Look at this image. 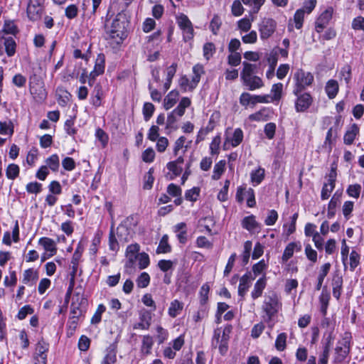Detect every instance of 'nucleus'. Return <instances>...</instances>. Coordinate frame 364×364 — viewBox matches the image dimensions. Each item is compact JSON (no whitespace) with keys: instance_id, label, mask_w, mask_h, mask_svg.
Listing matches in <instances>:
<instances>
[{"instance_id":"1","label":"nucleus","mask_w":364,"mask_h":364,"mask_svg":"<svg viewBox=\"0 0 364 364\" xmlns=\"http://www.w3.org/2000/svg\"><path fill=\"white\" fill-rule=\"evenodd\" d=\"M110 10L109 7L105 18L104 28L109 38L114 40L117 45H121L128 36L131 17L127 9H124L109 22L112 16H109Z\"/></svg>"},{"instance_id":"2","label":"nucleus","mask_w":364,"mask_h":364,"mask_svg":"<svg viewBox=\"0 0 364 364\" xmlns=\"http://www.w3.org/2000/svg\"><path fill=\"white\" fill-rule=\"evenodd\" d=\"M293 79L294 85L293 94L297 95L299 92L305 91L307 87L311 86L314 82V77L311 73L306 72L303 69H298L294 74Z\"/></svg>"},{"instance_id":"3","label":"nucleus","mask_w":364,"mask_h":364,"mask_svg":"<svg viewBox=\"0 0 364 364\" xmlns=\"http://www.w3.org/2000/svg\"><path fill=\"white\" fill-rule=\"evenodd\" d=\"M277 22L272 18H263L258 23V31L262 41L270 38L276 32Z\"/></svg>"},{"instance_id":"4","label":"nucleus","mask_w":364,"mask_h":364,"mask_svg":"<svg viewBox=\"0 0 364 364\" xmlns=\"http://www.w3.org/2000/svg\"><path fill=\"white\" fill-rule=\"evenodd\" d=\"M351 338V333L345 332L342 346H336L335 348L334 363L341 364L346 360L350 353Z\"/></svg>"},{"instance_id":"5","label":"nucleus","mask_w":364,"mask_h":364,"mask_svg":"<svg viewBox=\"0 0 364 364\" xmlns=\"http://www.w3.org/2000/svg\"><path fill=\"white\" fill-rule=\"evenodd\" d=\"M282 307L277 295L274 293L268 296V301L264 302L263 309L267 316V321H269L275 316Z\"/></svg>"},{"instance_id":"6","label":"nucleus","mask_w":364,"mask_h":364,"mask_svg":"<svg viewBox=\"0 0 364 364\" xmlns=\"http://www.w3.org/2000/svg\"><path fill=\"white\" fill-rule=\"evenodd\" d=\"M294 102V107L296 112H305L312 105L314 99L310 92H299Z\"/></svg>"},{"instance_id":"7","label":"nucleus","mask_w":364,"mask_h":364,"mask_svg":"<svg viewBox=\"0 0 364 364\" xmlns=\"http://www.w3.org/2000/svg\"><path fill=\"white\" fill-rule=\"evenodd\" d=\"M333 8L328 6L316 18L315 21V30L317 33H321L328 25L332 19Z\"/></svg>"},{"instance_id":"8","label":"nucleus","mask_w":364,"mask_h":364,"mask_svg":"<svg viewBox=\"0 0 364 364\" xmlns=\"http://www.w3.org/2000/svg\"><path fill=\"white\" fill-rule=\"evenodd\" d=\"M26 13L30 21L33 22L39 21L44 13V8L40 0H37L36 4H32V0H29Z\"/></svg>"},{"instance_id":"9","label":"nucleus","mask_w":364,"mask_h":364,"mask_svg":"<svg viewBox=\"0 0 364 364\" xmlns=\"http://www.w3.org/2000/svg\"><path fill=\"white\" fill-rule=\"evenodd\" d=\"M255 279L251 272H247L240 279V284L238 287V295L241 297V300L244 299L245 295L251 286V281Z\"/></svg>"},{"instance_id":"10","label":"nucleus","mask_w":364,"mask_h":364,"mask_svg":"<svg viewBox=\"0 0 364 364\" xmlns=\"http://www.w3.org/2000/svg\"><path fill=\"white\" fill-rule=\"evenodd\" d=\"M273 114V109L269 107H262L259 111L255 113L251 114L249 115L248 118L250 121L259 122L268 121L272 114Z\"/></svg>"},{"instance_id":"11","label":"nucleus","mask_w":364,"mask_h":364,"mask_svg":"<svg viewBox=\"0 0 364 364\" xmlns=\"http://www.w3.org/2000/svg\"><path fill=\"white\" fill-rule=\"evenodd\" d=\"M132 229L121 222L116 230V235L121 242H128L132 238Z\"/></svg>"},{"instance_id":"12","label":"nucleus","mask_w":364,"mask_h":364,"mask_svg":"<svg viewBox=\"0 0 364 364\" xmlns=\"http://www.w3.org/2000/svg\"><path fill=\"white\" fill-rule=\"evenodd\" d=\"M342 191H336L332 196L328 205L327 217L328 219L333 218L336 215V208L341 203Z\"/></svg>"},{"instance_id":"13","label":"nucleus","mask_w":364,"mask_h":364,"mask_svg":"<svg viewBox=\"0 0 364 364\" xmlns=\"http://www.w3.org/2000/svg\"><path fill=\"white\" fill-rule=\"evenodd\" d=\"M343 277L340 275L338 272H334L332 279V287H333V296L337 299L339 300L342 289H343Z\"/></svg>"},{"instance_id":"14","label":"nucleus","mask_w":364,"mask_h":364,"mask_svg":"<svg viewBox=\"0 0 364 364\" xmlns=\"http://www.w3.org/2000/svg\"><path fill=\"white\" fill-rule=\"evenodd\" d=\"M104 97V92L102 86L100 83H97L93 90L92 91V96L90 103L95 107H99L102 105V100Z\"/></svg>"},{"instance_id":"15","label":"nucleus","mask_w":364,"mask_h":364,"mask_svg":"<svg viewBox=\"0 0 364 364\" xmlns=\"http://www.w3.org/2000/svg\"><path fill=\"white\" fill-rule=\"evenodd\" d=\"M243 69L240 73V78L242 83L250 80L254 74L257 73V65L255 64H251L247 61L242 63Z\"/></svg>"},{"instance_id":"16","label":"nucleus","mask_w":364,"mask_h":364,"mask_svg":"<svg viewBox=\"0 0 364 364\" xmlns=\"http://www.w3.org/2000/svg\"><path fill=\"white\" fill-rule=\"evenodd\" d=\"M267 276L264 274L255 284L254 289L251 293L253 299H256L262 295L263 290L267 286Z\"/></svg>"},{"instance_id":"17","label":"nucleus","mask_w":364,"mask_h":364,"mask_svg":"<svg viewBox=\"0 0 364 364\" xmlns=\"http://www.w3.org/2000/svg\"><path fill=\"white\" fill-rule=\"evenodd\" d=\"M267 60L269 63V69L266 73V76L268 79H271L274 75V70L278 61V53L272 50L269 54Z\"/></svg>"},{"instance_id":"18","label":"nucleus","mask_w":364,"mask_h":364,"mask_svg":"<svg viewBox=\"0 0 364 364\" xmlns=\"http://www.w3.org/2000/svg\"><path fill=\"white\" fill-rule=\"evenodd\" d=\"M330 298V293L327 291V287L325 286L323 287L322 293L319 296V301L321 304L320 311L323 317L327 314Z\"/></svg>"},{"instance_id":"19","label":"nucleus","mask_w":364,"mask_h":364,"mask_svg":"<svg viewBox=\"0 0 364 364\" xmlns=\"http://www.w3.org/2000/svg\"><path fill=\"white\" fill-rule=\"evenodd\" d=\"M241 225L249 232L260 228V224L255 220L254 215L245 217L241 221Z\"/></svg>"},{"instance_id":"20","label":"nucleus","mask_w":364,"mask_h":364,"mask_svg":"<svg viewBox=\"0 0 364 364\" xmlns=\"http://www.w3.org/2000/svg\"><path fill=\"white\" fill-rule=\"evenodd\" d=\"M179 92L176 90H171L164 100V107L166 110H168L173 107L178 100Z\"/></svg>"},{"instance_id":"21","label":"nucleus","mask_w":364,"mask_h":364,"mask_svg":"<svg viewBox=\"0 0 364 364\" xmlns=\"http://www.w3.org/2000/svg\"><path fill=\"white\" fill-rule=\"evenodd\" d=\"M359 134V127L357 124H353L350 129L347 130L343 136V143L350 145L353 143L357 135Z\"/></svg>"},{"instance_id":"22","label":"nucleus","mask_w":364,"mask_h":364,"mask_svg":"<svg viewBox=\"0 0 364 364\" xmlns=\"http://www.w3.org/2000/svg\"><path fill=\"white\" fill-rule=\"evenodd\" d=\"M338 135V131L337 128H334L333 127H331L328 129L326 139L324 141L323 146L328 148V151L330 153L332 151L333 149V144L334 141H336V139Z\"/></svg>"},{"instance_id":"23","label":"nucleus","mask_w":364,"mask_h":364,"mask_svg":"<svg viewBox=\"0 0 364 364\" xmlns=\"http://www.w3.org/2000/svg\"><path fill=\"white\" fill-rule=\"evenodd\" d=\"M58 104L61 107L67 106L68 102L72 97V95L63 87H58L56 89Z\"/></svg>"},{"instance_id":"24","label":"nucleus","mask_w":364,"mask_h":364,"mask_svg":"<svg viewBox=\"0 0 364 364\" xmlns=\"http://www.w3.org/2000/svg\"><path fill=\"white\" fill-rule=\"evenodd\" d=\"M106 354L103 359L109 361L110 363L114 364L117 362V341L111 343L106 348Z\"/></svg>"},{"instance_id":"25","label":"nucleus","mask_w":364,"mask_h":364,"mask_svg":"<svg viewBox=\"0 0 364 364\" xmlns=\"http://www.w3.org/2000/svg\"><path fill=\"white\" fill-rule=\"evenodd\" d=\"M29 91L32 95L38 100L43 101L47 98L48 92L43 82L41 85H36L33 88H29Z\"/></svg>"},{"instance_id":"26","label":"nucleus","mask_w":364,"mask_h":364,"mask_svg":"<svg viewBox=\"0 0 364 364\" xmlns=\"http://www.w3.org/2000/svg\"><path fill=\"white\" fill-rule=\"evenodd\" d=\"M339 90V85L336 80H329L326 85L325 91L328 97L331 100L336 97Z\"/></svg>"},{"instance_id":"27","label":"nucleus","mask_w":364,"mask_h":364,"mask_svg":"<svg viewBox=\"0 0 364 364\" xmlns=\"http://www.w3.org/2000/svg\"><path fill=\"white\" fill-rule=\"evenodd\" d=\"M19 33V29L16 25L14 24L13 20L6 19L4 21V27L0 33L11 34L16 36Z\"/></svg>"},{"instance_id":"28","label":"nucleus","mask_w":364,"mask_h":364,"mask_svg":"<svg viewBox=\"0 0 364 364\" xmlns=\"http://www.w3.org/2000/svg\"><path fill=\"white\" fill-rule=\"evenodd\" d=\"M331 267V264L329 262L325 263L321 266L320 272L317 278V284L315 287L316 291H319L321 289L323 280L328 274Z\"/></svg>"},{"instance_id":"29","label":"nucleus","mask_w":364,"mask_h":364,"mask_svg":"<svg viewBox=\"0 0 364 364\" xmlns=\"http://www.w3.org/2000/svg\"><path fill=\"white\" fill-rule=\"evenodd\" d=\"M109 248L113 252H117L119 250V242L116 237L114 221L112 222L109 233Z\"/></svg>"},{"instance_id":"30","label":"nucleus","mask_w":364,"mask_h":364,"mask_svg":"<svg viewBox=\"0 0 364 364\" xmlns=\"http://www.w3.org/2000/svg\"><path fill=\"white\" fill-rule=\"evenodd\" d=\"M265 177V170L262 167H259L255 170H252L250 173L251 182L254 186L260 184Z\"/></svg>"},{"instance_id":"31","label":"nucleus","mask_w":364,"mask_h":364,"mask_svg":"<svg viewBox=\"0 0 364 364\" xmlns=\"http://www.w3.org/2000/svg\"><path fill=\"white\" fill-rule=\"evenodd\" d=\"M178 65L176 63H173L167 68V75L166 82L164 84V92H166L171 87L172 80L176 73Z\"/></svg>"},{"instance_id":"32","label":"nucleus","mask_w":364,"mask_h":364,"mask_svg":"<svg viewBox=\"0 0 364 364\" xmlns=\"http://www.w3.org/2000/svg\"><path fill=\"white\" fill-rule=\"evenodd\" d=\"M38 279V272L37 270H34L33 268L26 269L23 272V277L22 282L25 284H28L31 282V284H33Z\"/></svg>"},{"instance_id":"33","label":"nucleus","mask_w":364,"mask_h":364,"mask_svg":"<svg viewBox=\"0 0 364 364\" xmlns=\"http://www.w3.org/2000/svg\"><path fill=\"white\" fill-rule=\"evenodd\" d=\"M105 55L104 53H98L95 64L94 66L93 72L97 75H101L105 73Z\"/></svg>"},{"instance_id":"34","label":"nucleus","mask_w":364,"mask_h":364,"mask_svg":"<svg viewBox=\"0 0 364 364\" xmlns=\"http://www.w3.org/2000/svg\"><path fill=\"white\" fill-rule=\"evenodd\" d=\"M171 246L168 243V236L167 235H164L156 248V254H165L171 252Z\"/></svg>"},{"instance_id":"35","label":"nucleus","mask_w":364,"mask_h":364,"mask_svg":"<svg viewBox=\"0 0 364 364\" xmlns=\"http://www.w3.org/2000/svg\"><path fill=\"white\" fill-rule=\"evenodd\" d=\"M334 327L332 326L330 330L324 332L322 339V348H331L335 335L333 334Z\"/></svg>"},{"instance_id":"36","label":"nucleus","mask_w":364,"mask_h":364,"mask_svg":"<svg viewBox=\"0 0 364 364\" xmlns=\"http://www.w3.org/2000/svg\"><path fill=\"white\" fill-rule=\"evenodd\" d=\"M183 304L179 301L178 299H175L171 302L168 308V315L171 318H176L180 312L183 310Z\"/></svg>"},{"instance_id":"37","label":"nucleus","mask_w":364,"mask_h":364,"mask_svg":"<svg viewBox=\"0 0 364 364\" xmlns=\"http://www.w3.org/2000/svg\"><path fill=\"white\" fill-rule=\"evenodd\" d=\"M88 304V301L87 298L82 296L80 298V301L79 304L76 306L75 303L74 301L72 302L70 307V313L73 314V316H81L82 314V310L80 309L81 307H85Z\"/></svg>"},{"instance_id":"38","label":"nucleus","mask_w":364,"mask_h":364,"mask_svg":"<svg viewBox=\"0 0 364 364\" xmlns=\"http://www.w3.org/2000/svg\"><path fill=\"white\" fill-rule=\"evenodd\" d=\"M243 85L248 87L249 90H255L264 85L262 79L257 75H253L250 80L243 82Z\"/></svg>"},{"instance_id":"39","label":"nucleus","mask_w":364,"mask_h":364,"mask_svg":"<svg viewBox=\"0 0 364 364\" xmlns=\"http://www.w3.org/2000/svg\"><path fill=\"white\" fill-rule=\"evenodd\" d=\"M225 160H220L217 164H215L213 168V173L212 175L213 180L217 181L220 178L221 176L225 171Z\"/></svg>"},{"instance_id":"40","label":"nucleus","mask_w":364,"mask_h":364,"mask_svg":"<svg viewBox=\"0 0 364 364\" xmlns=\"http://www.w3.org/2000/svg\"><path fill=\"white\" fill-rule=\"evenodd\" d=\"M5 51L9 57L14 55L16 50V43L12 37L4 38Z\"/></svg>"},{"instance_id":"41","label":"nucleus","mask_w":364,"mask_h":364,"mask_svg":"<svg viewBox=\"0 0 364 364\" xmlns=\"http://www.w3.org/2000/svg\"><path fill=\"white\" fill-rule=\"evenodd\" d=\"M154 341L153 338L149 335L143 336L142 343L141 346V352L144 355H149L151 353V349L153 346Z\"/></svg>"},{"instance_id":"42","label":"nucleus","mask_w":364,"mask_h":364,"mask_svg":"<svg viewBox=\"0 0 364 364\" xmlns=\"http://www.w3.org/2000/svg\"><path fill=\"white\" fill-rule=\"evenodd\" d=\"M220 114L219 112H213L208 121V124L205 127V134H208L209 132H211L213 131L215 127H216L217 122H218L220 119Z\"/></svg>"},{"instance_id":"43","label":"nucleus","mask_w":364,"mask_h":364,"mask_svg":"<svg viewBox=\"0 0 364 364\" xmlns=\"http://www.w3.org/2000/svg\"><path fill=\"white\" fill-rule=\"evenodd\" d=\"M20 173V168L16 164H10L6 169V176L10 180L16 179Z\"/></svg>"},{"instance_id":"44","label":"nucleus","mask_w":364,"mask_h":364,"mask_svg":"<svg viewBox=\"0 0 364 364\" xmlns=\"http://www.w3.org/2000/svg\"><path fill=\"white\" fill-rule=\"evenodd\" d=\"M48 168L51 171H58L60 167V160L58 154H54L46 160Z\"/></svg>"},{"instance_id":"45","label":"nucleus","mask_w":364,"mask_h":364,"mask_svg":"<svg viewBox=\"0 0 364 364\" xmlns=\"http://www.w3.org/2000/svg\"><path fill=\"white\" fill-rule=\"evenodd\" d=\"M95 137L100 141L102 148H105L109 142V135L100 127H97L95 130Z\"/></svg>"},{"instance_id":"46","label":"nucleus","mask_w":364,"mask_h":364,"mask_svg":"<svg viewBox=\"0 0 364 364\" xmlns=\"http://www.w3.org/2000/svg\"><path fill=\"white\" fill-rule=\"evenodd\" d=\"M79 317H80V315L73 316L72 317H70L69 321L67 324V326H68L67 336H68V337H71L74 335V333L76 331V328L77 327Z\"/></svg>"},{"instance_id":"47","label":"nucleus","mask_w":364,"mask_h":364,"mask_svg":"<svg viewBox=\"0 0 364 364\" xmlns=\"http://www.w3.org/2000/svg\"><path fill=\"white\" fill-rule=\"evenodd\" d=\"M150 280V276L147 272H141L136 279V285L138 288H146L149 285Z\"/></svg>"},{"instance_id":"48","label":"nucleus","mask_w":364,"mask_h":364,"mask_svg":"<svg viewBox=\"0 0 364 364\" xmlns=\"http://www.w3.org/2000/svg\"><path fill=\"white\" fill-rule=\"evenodd\" d=\"M209 308L207 304H200L198 311L193 315V319L198 323L208 316Z\"/></svg>"},{"instance_id":"49","label":"nucleus","mask_w":364,"mask_h":364,"mask_svg":"<svg viewBox=\"0 0 364 364\" xmlns=\"http://www.w3.org/2000/svg\"><path fill=\"white\" fill-rule=\"evenodd\" d=\"M295 247H296L295 242H291L286 246L282 256V263L287 262L294 255Z\"/></svg>"},{"instance_id":"50","label":"nucleus","mask_w":364,"mask_h":364,"mask_svg":"<svg viewBox=\"0 0 364 364\" xmlns=\"http://www.w3.org/2000/svg\"><path fill=\"white\" fill-rule=\"evenodd\" d=\"M76 119V116H70L69 119H68L64 125V128L65 130V132L70 136H74L77 134V129L74 127L75 121Z\"/></svg>"},{"instance_id":"51","label":"nucleus","mask_w":364,"mask_h":364,"mask_svg":"<svg viewBox=\"0 0 364 364\" xmlns=\"http://www.w3.org/2000/svg\"><path fill=\"white\" fill-rule=\"evenodd\" d=\"M268 265L267 264L265 263V261L264 259H261L260 261H259L258 262H257L256 264H255L253 266H252V272H253V275L252 277H255V279L256 278V277H257L259 274H265V270L267 269Z\"/></svg>"},{"instance_id":"52","label":"nucleus","mask_w":364,"mask_h":364,"mask_svg":"<svg viewBox=\"0 0 364 364\" xmlns=\"http://www.w3.org/2000/svg\"><path fill=\"white\" fill-rule=\"evenodd\" d=\"M200 187H193L185 192V199L188 201L196 202L200 196Z\"/></svg>"},{"instance_id":"53","label":"nucleus","mask_w":364,"mask_h":364,"mask_svg":"<svg viewBox=\"0 0 364 364\" xmlns=\"http://www.w3.org/2000/svg\"><path fill=\"white\" fill-rule=\"evenodd\" d=\"M244 4L250 6L252 2L254 6L252 9L250 11V15L256 14L260 10L261 6L264 4L265 0H242Z\"/></svg>"},{"instance_id":"54","label":"nucleus","mask_w":364,"mask_h":364,"mask_svg":"<svg viewBox=\"0 0 364 364\" xmlns=\"http://www.w3.org/2000/svg\"><path fill=\"white\" fill-rule=\"evenodd\" d=\"M216 48L213 43L207 42L203 45V56L205 60H209L215 53Z\"/></svg>"},{"instance_id":"55","label":"nucleus","mask_w":364,"mask_h":364,"mask_svg":"<svg viewBox=\"0 0 364 364\" xmlns=\"http://www.w3.org/2000/svg\"><path fill=\"white\" fill-rule=\"evenodd\" d=\"M36 353L34 355H47L49 350V343L41 338L36 343Z\"/></svg>"},{"instance_id":"56","label":"nucleus","mask_w":364,"mask_h":364,"mask_svg":"<svg viewBox=\"0 0 364 364\" xmlns=\"http://www.w3.org/2000/svg\"><path fill=\"white\" fill-rule=\"evenodd\" d=\"M155 111V106L151 102H145L143 105L142 113L144 119L148 122L153 116Z\"/></svg>"},{"instance_id":"57","label":"nucleus","mask_w":364,"mask_h":364,"mask_svg":"<svg viewBox=\"0 0 364 364\" xmlns=\"http://www.w3.org/2000/svg\"><path fill=\"white\" fill-rule=\"evenodd\" d=\"M102 235V232L101 230H97L95 234L94 238L92 241V245L90 248V254L95 255L98 251L97 247L100 245L101 242V238Z\"/></svg>"},{"instance_id":"58","label":"nucleus","mask_w":364,"mask_h":364,"mask_svg":"<svg viewBox=\"0 0 364 364\" xmlns=\"http://www.w3.org/2000/svg\"><path fill=\"white\" fill-rule=\"evenodd\" d=\"M350 270L354 272L355 268L360 264V255L353 250L350 253Z\"/></svg>"},{"instance_id":"59","label":"nucleus","mask_w":364,"mask_h":364,"mask_svg":"<svg viewBox=\"0 0 364 364\" xmlns=\"http://www.w3.org/2000/svg\"><path fill=\"white\" fill-rule=\"evenodd\" d=\"M255 18V17H252V18L247 17L241 18L237 21L238 28L243 32L249 31L252 27V22L254 21Z\"/></svg>"},{"instance_id":"60","label":"nucleus","mask_w":364,"mask_h":364,"mask_svg":"<svg viewBox=\"0 0 364 364\" xmlns=\"http://www.w3.org/2000/svg\"><path fill=\"white\" fill-rule=\"evenodd\" d=\"M221 143L220 134H218L213 137L210 144V152L211 155H218L219 154L220 145Z\"/></svg>"},{"instance_id":"61","label":"nucleus","mask_w":364,"mask_h":364,"mask_svg":"<svg viewBox=\"0 0 364 364\" xmlns=\"http://www.w3.org/2000/svg\"><path fill=\"white\" fill-rule=\"evenodd\" d=\"M243 140V132L240 128H237L235 129L232 139H231V145L233 147H236L239 146Z\"/></svg>"},{"instance_id":"62","label":"nucleus","mask_w":364,"mask_h":364,"mask_svg":"<svg viewBox=\"0 0 364 364\" xmlns=\"http://www.w3.org/2000/svg\"><path fill=\"white\" fill-rule=\"evenodd\" d=\"M287 333H279L275 341V348L277 350L283 351L287 346Z\"/></svg>"},{"instance_id":"63","label":"nucleus","mask_w":364,"mask_h":364,"mask_svg":"<svg viewBox=\"0 0 364 364\" xmlns=\"http://www.w3.org/2000/svg\"><path fill=\"white\" fill-rule=\"evenodd\" d=\"M283 85L281 82L275 83L272 85L271 92L273 93L272 101H279L282 98Z\"/></svg>"},{"instance_id":"64","label":"nucleus","mask_w":364,"mask_h":364,"mask_svg":"<svg viewBox=\"0 0 364 364\" xmlns=\"http://www.w3.org/2000/svg\"><path fill=\"white\" fill-rule=\"evenodd\" d=\"M136 259L139 261L138 265L140 269L146 268L150 264L149 256L144 252L138 254Z\"/></svg>"}]
</instances>
